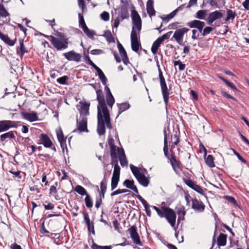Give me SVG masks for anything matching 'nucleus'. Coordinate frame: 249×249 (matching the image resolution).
<instances>
[{
    "label": "nucleus",
    "instance_id": "1",
    "mask_svg": "<svg viewBox=\"0 0 249 249\" xmlns=\"http://www.w3.org/2000/svg\"><path fill=\"white\" fill-rule=\"evenodd\" d=\"M131 18L133 26L132 29L130 40L132 50L138 52L141 47V42L138 40L136 29L140 32L142 29V20L138 12L135 10H132Z\"/></svg>",
    "mask_w": 249,
    "mask_h": 249
},
{
    "label": "nucleus",
    "instance_id": "2",
    "mask_svg": "<svg viewBox=\"0 0 249 249\" xmlns=\"http://www.w3.org/2000/svg\"><path fill=\"white\" fill-rule=\"evenodd\" d=\"M97 100L98 102L97 106L98 112H102L104 113V118L106 122L107 127L108 129H111L112 126L110 123V118L109 110L107 109L105 102L104 95L102 89L96 91Z\"/></svg>",
    "mask_w": 249,
    "mask_h": 249
},
{
    "label": "nucleus",
    "instance_id": "3",
    "mask_svg": "<svg viewBox=\"0 0 249 249\" xmlns=\"http://www.w3.org/2000/svg\"><path fill=\"white\" fill-rule=\"evenodd\" d=\"M152 208L156 211L158 215L160 218H165L172 227H175L177 216L174 210L165 206H162L159 208L155 206H153Z\"/></svg>",
    "mask_w": 249,
    "mask_h": 249
},
{
    "label": "nucleus",
    "instance_id": "4",
    "mask_svg": "<svg viewBox=\"0 0 249 249\" xmlns=\"http://www.w3.org/2000/svg\"><path fill=\"white\" fill-rule=\"evenodd\" d=\"M130 168L138 182L143 187H147L150 182L149 178L146 177L143 172H146V170L144 168L141 169L133 164L130 165Z\"/></svg>",
    "mask_w": 249,
    "mask_h": 249
},
{
    "label": "nucleus",
    "instance_id": "5",
    "mask_svg": "<svg viewBox=\"0 0 249 249\" xmlns=\"http://www.w3.org/2000/svg\"><path fill=\"white\" fill-rule=\"evenodd\" d=\"M59 36L60 38H57L51 36L50 41L54 48L58 51L67 49L68 47V38L65 37L63 33H60Z\"/></svg>",
    "mask_w": 249,
    "mask_h": 249
},
{
    "label": "nucleus",
    "instance_id": "6",
    "mask_svg": "<svg viewBox=\"0 0 249 249\" xmlns=\"http://www.w3.org/2000/svg\"><path fill=\"white\" fill-rule=\"evenodd\" d=\"M159 79L161 92L165 104L167 106L168 103L169 92L168 89L165 78L160 69H159Z\"/></svg>",
    "mask_w": 249,
    "mask_h": 249
},
{
    "label": "nucleus",
    "instance_id": "7",
    "mask_svg": "<svg viewBox=\"0 0 249 249\" xmlns=\"http://www.w3.org/2000/svg\"><path fill=\"white\" fill-rule=\"evenodd\" d=\"M98 118V126H97V132L100 135L105 134L106 132V127L105 123L106 124L105 118H104V113L102 112H97Z\"/></svg>",
    "mask_w": 249,
    "mask_h": 249
},
{
    "label": "nucleus",
    "instance_id": "8",
    "mask_svg": "<svg viewBox=\"0 0 249 249\" xmlns=\"http://www.w3.org/2000/svg\"><path fill=\"white\" fill-rule=\"evenodd\" d=\"M18 127L17 122L11 120L0 121V133L5 132L12 128Z\"/></svg>",
    "mask_w": 249,
    "mask_h": 249
},
{
    "label": "nucleus",
    "instance_id": "9",
    "mask_svg": "<svg viewBox=\"0 0 249 249\" xmlns=\"http://www.w3.org/2000/svg\"><path fill=\"white\" fill-rule=\"evenodd\" d=\"M189 30V29L186 27L177 29L175 32L173 37L179 45H182L183 36Z\"/></svg>",
    "mask_w": 249,
    "mask_h": 249
},
{
    "label": "nucleus",
    "instance_id": "10",
    "mask_svg": "<svg viewBox=\"0 0 249 249\" xmlns=\"http://www.w3.org/2000/svg\"><path fill=\"white\" fill-rule=\"evenodd\" d=\"M77 128L73 132L77 130L80 132H88L87 128V118L85 116H80L79 120L77 119L76 121Z\"/></svg>",
    "mask_w": 249,
    "mask_h": 249
},
{
    "label": "nucleus",
    "instance_id": "11",
    "mask_svg": "<svg viewBox=\"0 0 249 249\" xmlns=\"http://www.w3.org/2000/svg\"><path fill=\"white\" fill-rule=\"evenodd\" d=\"M186 25L191 28L197 29L199 32L202 34L205 23L203 21L196 19L187 23Z\"/></svg>",
    "mask_w": 249,
    "mask_h": 249
},
{
    "label": "nucleus",
    "instance_id": "12",
    "mask_svg": "<svg viewBox=\"0 0 249 249\" xmlns=\"http://www.w3.org/2000/svg\"><path fill=\"white\" fill-rule=\"evenodd\" d=\"M223 17V14L220 11H215L209 14L206 19L209 25H212L216 20L220 19Z\"/></svg>",
    "mask_w": 249,
    "mask_h": 249
},
{
    "label": "nucleus",
    "instance_id": "13",
    "mask_svg": "<svg viewBox=\"0 0 249 249\" xmlns=\"http://www.w3.org/2000/svg\"><path fill=\"white\" fill-rule=\"evenodd\" d=\"M128 231L130 233L131 238L133 242L137 245H141V242L139 235L137 231V228L135 226H132L128 229Z\"/></svg>",
    "mask_w": 249,
    "mask_h": 249
},
{
    "label": "nucleus",
    "instance_id": "14",
    "mask_svg": "<svg viewBox=\"0 0 249 249\" xmlns=\"http://www.w3.org/2000/svg\"><path fill=\"white\" fill-rule=\"evenodd\" d=\"M63 55L69 61H73L77 62L80 61L81 55L73 51L64 53Z\"/></svg>",
    "mask_w": 249,
    "mask_h": 249
},
{
    "label": "nucleus",
    "instance_id": "15",
    "mask_svg": "<svg viewBox=\"0 0 249 249\" xmlns=\"http://www.w3.org/2000/svg\"><path fill=\"white\" fill-rule=\"evenodd\" d=\"M40 142L38 144H43L45 147L51 148L53 146V143L48 136L45 133H41L39 136Z\"/></svg>",
    "mask_w": 249,
    "mask_h": 249
},
{
    "label": "nucleus",
    "instance_id": "16",
    "mask_svg": "<svg viewBox=\"0 0 249 249\" xmlns=\"http://www.w3.org/2000/svg\"><path fill=\"white\" fill-rule=\"evenodd\" d=\"M192 208L195 211L200 213L204 211L205 206L201 201L198 200L196 198H194L192 199Z\"/></svg>",
    "mask_w": 249,
    "mask_h": 249
},
{
    "label": "nucleus",
    "instance_id": "17",
    "mask_svg": "<svg viewBox=\"0 0 249 249\" xmlns=\"http://www.w3.org/2000/svg\"><path fill=\"white\" fill-rule=\"evenodd\" d=\"M105 86V91L106 93L107 104L109 107L112 108L113 104L115 103V99L110 91L109 88L107 85Z\"/></svg>",
    "mask_w": 249,
    "mask_h": 249
},
{
    "label": "nucleus",
    "instance_id": "18",
    "mask_svg": "<svg viewBox=\"0 0 249 249\" xmlns=\"http://www.w3.org/2000/svg\"><path fill=\"white\" fill-rule=\"evenodd\" d=\"M117 46L119 53L122 58V61L125 65H127L129 63V61L126 52L123 45L120 42H118Z\"/></svg>",
    "mask_w": 249,
    "mask_h": 249
},
{
    "label": "nucleus",
    "instance_id": "19",
    "mask_svg": "<svg viewBox=\"0 0 249 249\" xmlns=\"http://www.w3.org/2000/svg\"><path fill=\"white\" fill-rule=\"evenodd\" d=\"M118 154L120 164L122 166H126L127 167L128 165V161L127 160L126 156L124 153V151L123 148H118Z\"/></svg>",
    "mask_w": 249,
    "mask_h": 249
},
{
    "label": "nucleus",
    "instance_id": "20",
    "mask_svg": "<svg viewBox=\"0 0 249 249\" xmlns=\"http://www.w3.org/2000/svg\"><path fill=\"white\" fill-rule=\"evenodd\" d=\"M56 133L58 142L60 143L61 147L63 148L66 145V138L64 137L63 131L61 127L56 130Z\"/></svg>",
    "mask_w": 249,
    "mask_h": 249
},
{
    "label": "nucleus",
    "instance_id": "21",
    "mask_svg": "<svg viewBox=\"0 0 249 249\" xmlns=\"http://www.w3.org/2000/svg\"><path fill=\"white\" fill-rule=\"evenodd\" d=\"M21 115L24 119L31 122L36 121L38 119L37 114L35 112L28 113L25 112H21Z\"/></svg>",
    "mask_w": 249,
    "mask_h": 249
},
{
    "label": "nucleus",
    "instance_id": "22",
    "mask_svg": "<svg viewBox=\"0 0 249 249\" xmlns=\"http://www.w3.org/2000/svg\"><path fill=\"white\" fill-rule=\"evenodd\" d=\"M146 10L149 16L151 17L156 15V11L154 8L153 0H148L146 3Z\"/></svg>",
    "mask_w": 249,
    "mask_h": 249
},
{
    "label": "nucleus",
    "instance_id": "23",
    "mask_svg": "<svg viewBox=\"0 0 249 249\" xmlns=\"http://www.w3.org/2000/svg\"><path fill=\"white\" fill-rule=\"evenodd\" d=\"M81 105V108L80 110V113L81 116H87L89 115V107L90 104L86 102H80Z\"/></svg>",
    "mask_w": 249,
    "mask_h": 249
},
{
    "label": "nucleus",
    "instance_id": "24",
    "mask_svg": "<svg viewBox=\"0 0 249 249\" xmlns=\"http://www.w3.org/2000/svg\"><path fill=\"white\" fill-rule=\"evenodd\" d=\"M15 133H17V132L15 131H10L2 134L0 136V141L1 142H4L8 139H14L15 138Z\"/></svg>",
    "mask_w": 249,
    "mask_h": 249
},
{
    "label": "nucleus",
    "instance_id": "25",
    "mask_svg": "<svg viewBox=\"0 0 249 249\" xmlns=\"http://www.w3.org/2000/svg\"><path fill=\"white\" fill-rule=\"evenodd\" d=\"M123 185L127 188L132 190L135 193H139L137 187L134 185L133 180L126 179L123 182Z\"/></svg>",
    "mask_w": 249,
    "mask_h": 249
},
{
    "label": "nucleus",
    "instance_id": "26",
    "mask_svg": "<svg viewBox=\"0 0 249 249\" xmlns=\"http://www.w3.org/2000/svg\"><path fill=\"white\" fill-rule=\"evenodd\" d=\"M0 38L7 45L13 46L16 43L17 39L11 40L7 35L2 33L0 34Z\"/></svg>",
    "mask_w": 249,
    "mask_h": 249
},
{
    "label": "nucleus",
    "instance_id": "27",
    "mask_svg": "<svg viewBox=\"0 0 249 249\" xmlns=\"http://www.w3.org/2000/svg\"><path fill=\"white\" fill-rule=\"evenodd\" d=\"M227 235L221 233L217 239V244L218 247L226 246L227 244Z\"/></svg>",
    "mask_w": 249,
    "mask_h": 249
},
{
    "label": "nucleus",
    "instance_id": "28",
    "mask_svg": "<svg viewBox=\"0 0 249 249\" xmlns=\"http://www.w3.org/2000/svg\"><path fill=\"white\" fill-rule=\"evenodd\" d=\"M117 148L116 145L110 147V157L111 160L112 162H116V161L118 160V148Z\"/></svg>",
    "mask_w": 249,
    "mask_h": 249
},
{
    "label": "nucleus",
    "instance_id": "29",
    "mask_svg": "<svg viewBox=\"0 0 249 249\" xmlns=\"http://www.w3.org/2000/svg\"><path fill=\"white\" fill-rule=\"evenodd\" d=\"M117 106L118 107V115L123 112L127 110L130 107L129 104L127 102L117 104Z\"/></svg>",
    "mask_w": 249,
    "mask_h": 249
},
{
    "label": "nucleus",
    "instance_id": "30",
    "mask_svg": "<svg viewBox=\"0 0 249 249\" xmlns=\"http://www.w3.org/2000/svg\"><path fill=\"white\" fill-rule=\"evenodd\" d=\"M19 44L20 46L18 47L17 48V53L18 54L20 55L21 57H22L24 55V53H27V51L26 50L23 41H20Z\"/></svg>",
    "mask_w": 249,
    "mask_h": 249
},
{
    "label": "nucleus",
    "instance_id": "31",
    "mask_svg": "<svg viewBox=\"0 0 249 249\" xmlns=\"http://www.w3.org/2000/svg\"><path fill=\"white\" fill-rule=\"evenodd\" d=\"M179 8L180 7H178V8L174 10L173 12H172L171 13L165 16V17H161L162 20L163 21L168 22L171 19L173 18L176 15Z\"/></svg>",
    "mask_w": 249,
    "mask_h": 249
},
{
    "label": "nucleus",
    "instance_id": "32",
    "mask_svg": "<svg viewBox=\"0 0 249 249\" xmlns=\"http://www.w3.org/2000/svg\"><path fill=\"white\" fill-rule=\"evenodd\" d=\"M118 161L117 160L116 162H112V164H114V170L112 177H117L120 178V174L121 168L118 164Z\"/></svg>",
    "mask_w": 249,
    "mask_h": 249
},
{
    "label": "nucleus",
    "instance_id": "33",
    "mask_svg": "<svg viewBox=\"0 0 249 249\" xmlns=\"http://www.w3.org/2000/svg\"><path fill=\"white\" fill-rule=\"evenodd\" d=\"M161 42L160 41L158 38L156 41L154 42L153 45L151 47V52L154 54H155L157 53V51L160 45Z\"/></svg>",
    "mask_w": 249,
    "mask_h": 249
},
{
    "label": "nucleus",
    "instance_id": "34",
    "mask_svg": "<svg viewBox=\"0 0 249 249\" xmlns=\"http://www.w3.org/2000/svg\"><path fill=\"white\" fill-rule=\"evenodd\" d=\"M226 13L227 17L225 19V20L226 21H228L230 19L233 20L236 16V12L232 11L231 9H227L226 11Z\"/></svg>",
    "mask_w": 249,
    "mask_h": 249
},
{
    "label": "nucleus",
    "instance_id": "35",
    "mask_svg": "<svg viewBox=\"0 0 249 249\" xmlns=\"http://www.w3.org/2000/svg\"><path fill=\"white\" fill-rule=\"evenodd\" d=\"M74 190L81 196H87V195H88L86 190L81 185H78L76 186Z\"/></svg>",
    "mask_w": 249,
    "mask_h": 249
},
{
    "label": "nucleus",
    "instance_id": "36",
    "mask_svg": "<svg viewBox=\"0 0 249 249\" xmlns=\"http://www.w3.org/2000/svg\"><path fill=\"white\" fill-rule=\"evenodd\" d=\"M84 33L88 37L93 39L94 36L96 35L95 32L93 30H90L87 26L85 27L83 29Z\"/></svg>",
    "mask_w": 249,
    "mask_h": 249
},
{
    "label": "nucleus",
    "instance_id": "37",
    "mask_svg": "<svg viewBox=\"0 0 249 249\" xmlns=\"http://www.w3.org/2000/svg\"><path fill=\"white\" fill-rule=\"evenodd\" d=\"M104 36L106 37L107 41L109 43L115 42V39L112 36L111 32L109 30L105 32Z\"/></svg>",
    "mask_w": 249,
    "mask_h": 249
},
{
    "label": "nucleus",
    "instance_id": "38",
    "mask_svg": "<svg viewBox=\"0 0 249 249\" xmlns=\"http://www.w3.org/2000/svg\"><path fill=\"white\" fill-rule=\"evenodd\" d=\"M205 162L206 164L210 167H213L215 164L213 162V156L211 155H209L206 158H205Z\"/></svg>",
    "mask_w": 249,
    "mask_h": 249
},
{
    "label": "nucleus",
    "instance_id": "39",
    "mask_svg": "<svg viewBox=\"0 0 249 249\" xmlns=\"http://www.w3.org/2000/svg\"><path fill=\"white\" fill-rule=\"evenodd\" d=\"M164 147H163V151L164 153L165 156H167V154L168 153V145H167V135H166V130H164Z\"/></svg>",
    "mask_w": 249,
    "mask_h": 249
},
{
    "label": "nucleus",
    "instance_id": "40",
    "mask_svg": "<svg viewBox=\"0 0 249 249\" xmlns=\"http://www.w3.org/2000/svg\"><path fill=\"white\" fill-rule=\"evenodd\" d=\"M85 202L86 206L88 208H91L93 206V202L90 196L87 195L85 198Z\"/></svg>",
    "mask_w": 249,
    "mask_h": 249
},
{
    "label": "nucleus",
    "instance_id": "41",
    "mask_svg": "<svg viewBox=\"0 0 249 249\" xmlns=\"http://www.w3.org/2000/svg\"><path fill=\"white\" fill-rule=\"evenodd\" d=\"M183 180L184 181V182L190 188H191V189H192L193 190H194V188H195L196 185V183H195V182L193 181L192 180L190 179H187V178H183Z\"/></svg>",
    "mask_w": 249,
    "mask_h": 249
},
{
    "label": "nucleus",
    "instance_id": "42",
    "mask_svg": "<svg viewBox=\"0 0 249 249\" xmlns=\"http://www.w3.org/2000/svg\"><path fill=\"white\" fill-rule=\"evenodd\" d=\"M183 180L184 181V182L190 188H191V189H192L193 190H194V188H195L196 185V183H195V182L193 181L192 180L190 179H187V178H183Z\"/></svg>",
    "mask_w": 249,
    "mask_h": 249
},
{
    "label": "nucleus",
    "instance_id": "43",
    "mask_svg": "<svg viewBox=\"0 0 249 249\" xmlns=\"http://www.w3.org/2000/svg\"><path fill=\"white\" fill-rule=\"evenodd\" d=\"M183 180L184 181V182L190 188H191V189H192L193 190H194V188H195L196 185V183H195V182L193 181L192 180L190 179H187V178H183Z\"/></svg>",
    "mask_w": 249,
    "mask_h": 249
},
{
    "label": "nucleus",
    "instance_id": "44",
    "mask_svg": "<svg viewBox=\"0 0 249 249\" xmlns=\"http://www.w3.org/2000/svg\"><path fill=\"white\" fill-rule=\"evenodd\" d=\"M170 162L173 168L178 167L179 168V162L177 160L174 155H172L170 159Z\"/></svg>",
    "mask_w": 249,
    "mask_h": 249
},
{
    "label": "nucleus",
    "instance_id": "45",
    "mask_svg": "<svg viewBox=\"0 0 249 249\" xmlns=\"http://www.w3.org/2000/svg\"><path fill=\"white\" fill-rule=\"evenodd\" d=\"M9 13L5 9L4 5L0 3V16L2 17H6L9 16Z\"/></svg>",
    "mask_w": 249,
    "mask_h": 249
},
{
    "label": "nucleus",
    "instance_id": "46",
    "mask_svg": "<svg viewBox=\"0 0 249 249\" xmlns=\"http://www.w3.org/2000/svg\"><path fill=\"white\" fill-rule=\"evenodd\" d=\"M119 181V178L112 177L111 188V190L115 189L117 186L118 182Z\"/></svg>",
    "mask_w": 249,
    "mask_h": 249
},
{
    "label": "nucleus",
    "instance_id": "47",
    "mask_svg": "<svg viewBox=\"0 0 249 249\" xmlns=\"http://www.w3.org/2000/svg\"><path fill=\"white\" fill-rule=\"evenodd\" d=\"M171 140V142L176 145H177L180 142L179 136L177 132L174 135H172Z\"/></svg>",
    "mask_w": 249,
    "mask_h": 249
},
{
    "label": "nucleus",
    "instance_id": "48",
    "mask_svg": "<svg viewBox=\"0 0 249 249\" xmlns=\"http://www.w3.org/2000/svg\"><path fill=\"white\" fill-rule=\"evenodd\" d=\"M107 180L104 177L103 179L102 180V181L100 183V189L101 192H106L107 190Z\"/></svg>",
    "mask_w": 249,
    "mask_h": 249
},
{
    "label": "nucleus",
    "instance_id": "49",
    "mask_svg": "<svg viewBox=\"0 0 249 249\" xmlns=\"http://www.w3.org/2000/svg\"><path fill=\"white\" fill-rule=\"evenodd\" d=\"M91 248L92 249H111L112 247L111 246H101L93 243L91 246Z\"/></svg>",
    "mask_w": 249,
    "mask_h": 249
},
{
    "label": "nucleus",
    "instance_id": "50",
    "mask_svg": "<svg viewBox=\"0 0 249 249\" xmlns=\"http://www.w3.org/2000/svg\"><path fill=\"white\" fill-rule=\"evenodd\" d=\"M120 16L122 20L128 18V13L124 8H121Z\"/></svg>",
    "mask_w": 249,
    "mask_h": 249
},
{
    "label": "nucleus",
    "instance_id": "51",
    "mask_svg": "<svg viewBox=\"0 0 249 249\" xmlns=\"http://www.w3.org/2000/svg\"><path fill=\"white\" fill-rule=\"evenodd\" d=\"M172 33V31L168 32L162 35L161 37H159L158 39L162 43L164 40L169 39Z\"/></svg>",
    "mask_w": 249,
    "mask_h": 249
},
{
    "label": "nucleus",
    "instance_id": "52",
    "mask_svg": "<svg viewBox=\"0 0 249 249\" xmlns=\"http://www.w3.org/2000/svg\"><path fill=\"white\" fill-rule=\"evenodd\" d=\"M78 16L79 18V25L83 29L85 28V27L87 26V25L85 23L83 15L79 13Z\"/></svg>",
    "mask_w": 249,
    "mask_h": 249
},
{
    "label": "nucleus",
    "instance_id": "53",
    "mask_svg": "<svg viewBox=\"0 0 249 249\" xmlns=\"http://www.w3.org/2000/svg\"><path fill=\"white\" fill-rule=\"evenodd\" d=\"M68 80V77L67 76H63L57 79V82L61 85H65L67 81Z\"/></svg>",
    "mask_w": 249,
    "mask_h": 249
},
{
    "label": "nucleus",
    "instance_id": "54",
    "mask_svg": "<svg viewBox=\"0 0 249 249\" xmlns=\"http://www.w3.org/2000/svg\"><path fill=\"white\" fill-rule=\"evenodd\" d=\"M206 13V11L199 10L196 13V18L200 19H203L204 18Z\"/></svg>",
    "mask_w": 249,
    "mask_h": 249
},
{
    "label": "nucleus",
    "instance_id": "55",
    "mask_svg": "<svg viewBox=\"0 0 249 249\" xmlns=\"http://www.w3.org/2000/svg\"><path fill=\"white\" fill-rule=\"evenodd\" d=\"M174 65H178V69L180 71H183L186 67L185 65L183 64L180 60L175 61L174 62Z\"/></svg>",
    "mask_w": 249,
    "mask_h": 249
},
{
    "label": "nucleus",
    "instance_id": "56",
    "mask_svg": "<svg viewBox=\"0 0 249 249\" xmlns=\"http://www.w3.org/2000/svg\"><path fill=\"white\" fill-rule=\"evenodd\" d=\"M128 191H129L128 190L125 189H119L113 192L111 194V196H112L118 195V194L126 193V192H128Z\"/></svg>",
    "mask_w": 249,
    "mask_h": 249
},
{
    "label": "nucleus",
    "instance_id": "57",
    "mask_svg": "<svg viewBox=\"0 0 249 249\" xmlns=\"http://www.w3.org/2000/svg\"><path fill=\"white\" fill-rule=\"evenodd\" d=\"M213 28L211 27L207 26L205 27L202 32V36H205L209 34L212 31Z\"/></svg>",
    "mask_w": 249,
    "mask_h": 249
},
{
    "label": "nucleus",
    "instance_id": "58",
    "mask_svg": "<svg viewBox=\"0 0 249 249\" xmlns=\"http://www.w3.org/2000/svg\"><path fill=\"white\" fill-rule=\"evenodd\" d=\"M194 190L196 191L200 195H204V190L201 187L197 184H196L195 188H194Z\"/></svg>",
    "mask_w": 249,
    "mask_h": 249
},
{
    "label": "nucleus",
    "instance_id": "59",
    "mask_svg": "<svg viewBox=\"0 0 249 249\" xmlns=\"http://www.w3.org/2000/svg\"><path fill=\"white\" fill-rule=\"evenodd\" d=\"M101 17L103 20L107 21L109 19V14L107 12L104 11L101 14Z\"/></svg>",
    "mask_w": 249,
    "mask_h": 249
},
{
    "label": "nucleus",
    "instance_id": "60",
    "mask_svg": "<svg viewBox=\"0 0 249 249\" xmlns=\"http://www.w3.org/2000/svg\"><path fill=\"white\" fill-rule=\"evenodd\" d=\"M88 230L89 232H91L92 234H95L94 224L93 222L89 223V225H87Z\"/></svg>",
    "mask_w": 249,
    "mask_h": 249
},
{
    "label": "nucleus",
    "instance_id": "61",
    "mask_svg": "<svg viewBox=\"0 0 249 249\" xmlns=\"http://www.w3.org/2000/svg\"><path fill=\"white\" fill-rule=\"evenodd\" d=\"M99 78L104 85H107V80L104 73L99 75Z\"/></svg>",
    "mask_w": 249,
    "mask_h": 249
},
{
    "label": "nucleus",
    "instance_id": "62",
    "mask_svg": "<svg viewBox=\"0 0 249 249\" xmlns=\"http://www.w3.org/2000/svg\"><path fill=\"white\" fill-rule=\"evenodd\" d=\"M104 53V52L101 49H94L90 51V53L92 55H98Z\"/></svg>",
    "mask_w": 249,
    "mask_h": 249
},
{
    "label": "nucleus",
    "instance_id": "63",
    "mask_svg": "<svg viewBox=\"0 0 249 249\" xmlns=\"http://www.w3.org/2000/svg\"><path fill=\"white\" fill-rule=\"evenodd\" d=\"M199 36V34L197 33V31L196 29H194L192 30V38L193 40H196L198 39Z\"/></svg>",
    "mask_w": 249,
    "mask_h": 249
},
{
    "label": "nucleus",
    "instance_id": "64",
    "mask_svg": "<svg viewBox=\"0 0 249 249\" xmlns=\"http://www.w3.org/2000/svg\"><path fill=\"white\" fill-rule=\"evenodd\" d=\"M242 5L245 11L249 10V0H245L243 3Z\"/></svg>",
    "mask_w": 249,
    "mask_h": 249
}]
</instances>
